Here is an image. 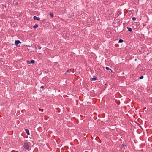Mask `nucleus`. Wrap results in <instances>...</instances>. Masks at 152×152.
I'll return each mask as SVG.
<instances>
[{
	"label": "nucleus",
	"mask_w": 152,
	"mask_h": 152,
	"mask_svg": "<svg viewBox=\"0 0 152 152\" xmlns=\"http://www.w3.org/2000/svg\"><path fill=\"white\" fill-rule=\"evenodd\" d=\"M90 79L91 81H94V80H96V78H91Z\"/></svg>",
	"instance_id": "obj_8"
},
{
	"label": "nucleus",
	"mask_w": 152,
	"mask_h": 152,
	"mask_svg": "<svg viewBox=\"0 0 152 152\" xmlns=\"http://www.w3.org/2000/svg\"><path fill=\"white\" fill-rule=\"evenodd\" d=\"M123 146H125V145H123Z\"/></svg>",
	"instance_id": "obj_19"
},
{
	"label": "nucleus",
	"mask_w": 152,
	"mask_h": 152,
	"mask_svg": "<svg viewBox=\"0 0 152 152\" xmlns=\"http://www.w3.org/2000/svg\"><path fill=\"white\" fill-rule=\"evenodd\" d=\"M38 49H41V47L40 46L38 47Z\"/></svg>",
	"instance_id": "obj_16"
},
{
	"label": "nucleus",
	"mask_w": 152,
	"mask_h": 152,
	"mask_svg": "<svg viewBox=\"0 0 152 152\" xmlns=\"http://www.w3.org/2000/svg\"><path fill=\"white\" fill-rule=\"evenodd\" d=\"M38 25L37 24H35V25L33 26V28H37L38 27Z\"/></svg>",
	"instance_id": "obj_7"
},
{
	"label": "nucleus",
	"mask_w": 152,
	"mask_h": 152,
	"mask_svg": "<svg viewBox=\"0 0 152 152\" xmlns=\"http://www.w3.org/2000/svg\"><path fill=\"white\" fill-rule=\"evenodd\" d=\"M33 18L34 20H36L38 21H39L40 20V18L39 17H37L36 16H34Z\"/></svg>",
	"instance_id": "obj_3"
},
{
	"label": "nucleus",
	"mask_w": 152,
	"mask_h": 152,
	"mask_svg": "<svg viewBox=\"0 0 152 152\" xmlns=\"http://www.w3.org/2000/svg\"><path fill=\"white\" fill-rule=\"evenodd\" d=\"M143 78V76H141L139 78V79H142Z\"/></svg>",
	"instance_id": "obj_13"
},
{
	"label": "nucleus",
	"mask_w": 152,
	"mask_h": 152,
	"mask_svg": "<svg viewBox=\"0 0 152 152\" xmlns=\"http://www.w3.org/2000/svg\"><path fill=\"white\" fill-rule=\"evenodd\" d=\"M70 70H67V71H66V72H68V73H69L70 72Z\"/></svg>",
	"instance_id": "obj_15"
},
{
	"label": "nucleus",
	"mask_w": 152,
	"mask_h": 152,
	"mask_svg": "<svg viewBox=\"0 0 152 152\" xmlns=\"http://www.w3.org/2000/svg\"><path fill=\"white\" fill-rule=\"evenodd\" d=\"M43 88V86H41V88Z\"/></svg>",
	"instance_id": "obj_18"
},
{
	"label": "nucleus",
	"mask_w": 152,
	"mask_h": 152,
	"mask_svg": "<svg viewBox=\"0 0 152 152\" xmlns=\"http://www.w3.org/2000/svg\"><path fill=\"white\" fill-rule=\"evenodd\" d=\"M105 68L107 70H111V69L108 67H106Z\"/></svg>",
	"instance_id": "obj_14"
},
{
	"label": "nucleus",
	"mask_w": 152,
	"mask_h": 152,
	"mask_svg": "<svg viewBox=\"0 0 152 152\" xmlns=\"http://www.w3.org/2000/svg\"><path fill=\"white\" fill-rule=\"evenodd\" d=\"M136 20V18L135 17H133L132 18V20L133 21H134V20Z\"/></svg>",
	"instance_id": "obj_12"
},
{
	"label": "nucleus",
	"mask_w": 152,
	"mask_h": 152,
	"mask_svg": "<svg viewBox=\"0 0 152 152\" xmlns=\"http://www.w3.org/2000/svg\"><path fill=\"white\" fill-rule=\"evenodd\" d=\"M18 0H15L13 1V3L15 4L16 5H18L19 4H20V2H18Z\"/></svg>",
	"instance_id": "obj_2"
},
{
	"label": "nucleus",
	"mask_w": 152,
	"mask_h": 152,
	"mask_svg": "<svg viewBox=\"0 0 152 152\" xmlns=\"http://www.w3.org/2000/svg\"><path fill=\"white\" fill-rule=\"evenodd\" d=\"M127 29L129 31L131 32L132 31V29L131 28L127 27Z\"/></svg>",
	"instance_id": "obj_6"
},
{
	"label": "nucleus",
	"mask_w": 152,
	"mask_h": 152,
	"mask_svg": "<svg viewBox=\"0 0 152 152\" xmlns=\"http://www.w3.org/2000/svg\"><path fill=\"white\" fill-rule=\"evenodd\" d=\"M24 148L26 150L28 149L29 148V146L27 142H25L24 143L23 146Z\"/></svg>",
	"instance_id": "obj_1"
},
{
	"label": "nucleus",
	"mask_w": 152,
	"mask_h": 152,
	"mask_svg": "<svg viewBox=\"0 0 152 152\" xmlns=\"http://www.w3.org/2000/svg\"><path fill=\"white\" fill-rule=\"evenodd\" d=\"M25 132H26V133L28 135L30 134V133H29V131L28 129H25Z\"/></svg>",
	"instance_id": "obj_5"
},
{
	"label": "nucleus",
	"mask_w": 152,
	"mask_h": 152,
	"mask_svg": "<svg viewBox=\"0 0 152 152\" xmlns=\"http://www.w3.org/2000/svg\"><path fill=\"white\" fill-rule=\"evenodd\" d=\"M123 42V40L122 39H120L118 41V43H122Z\"/></svg>",
	"instance_id": "obj_10"
},
{
	"label": "nucleus",
	"mask_w": 152,
	"mask_h": 152,
	"mask_svg": "<svg viewBox=\"0 0 152 152\" xmlns=\"http://www.w3.org/2000/svg\"><path fill=\"white\" fill-rule=\"evenodd\" d=\"M20 43L21 42L19 40H16L15 42V45H16Z\"/></svg>",
	"instance_id": "obj_4"
},
{
	"label": "nucleus",
	"mask_w": 152,
	"mask_h": 152,
	"mask_svg": "<svg viewBox=\"0 0 152 152\" xmlns=\"http://www.w3.org/2000/svg\"><path fill=\"white\" fill-rule=\"evenodd\" d=\"M35 62L33 60H31V63H33Z\"/></svg>",
	"instance_id": "obj_11"
},
{
	"label": "nucleus",
	"mask_w": 152,
	"mask_h": 152,
	"mask_svg": "<svg viewBox=\"0 0 152 152\" xmlns=\"http://www.w3.org/2000/svg\"><path fill=\"white\" fill-rule=\"evenodd\" d=\"M50 15L51 17H53V15L52 13H50Z\"/></svg>",
	"instance_id": "obj_9"
},
{
	"label": "nucleus",
	"mask_w": 152,
	"mask_h": 152,
	"mask_svg": "<svg viewBox=\"0 0 152 152\" xmlns=\"http://www.w3.org/2000/svg\"><path fill=\"white\" fill-rule=\"evenodd\" d=\"M41 110V111H42V112L43 110V109H41V110L40 109H39V111H40Z\"/></svg>",
	"instance_id": "obj_17"
}]
</instances>
